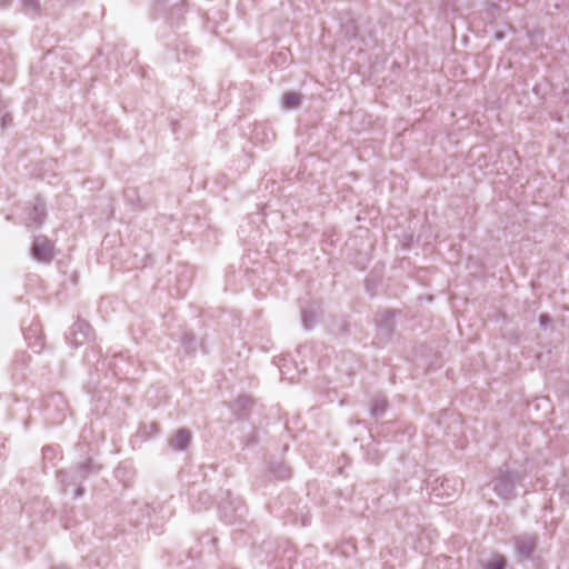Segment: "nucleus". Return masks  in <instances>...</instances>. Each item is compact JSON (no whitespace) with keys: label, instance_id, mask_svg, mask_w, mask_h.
Here are the masks:
<instances>
[{"label":"nucleus","instance_id":"1","mask_svg":"<svg viewBox=\"0 0 569 569\" xmlns=\"http://www.w3.org/2000/svg\"><path fill=\"white\" fill-rule=\"evenodd\" d=\"M31 256L39 262L48 263L53 259V244L44 236H37L31 247Z\"/></svg>","mask_w":569,"mask_h":569},{"label":"nucleus","instance_id":"2","mask_svg":"<svg viewBox=\"0 0 569 569\" xmlns=\"http://www.w3.org/2000/svg\"><path fill=\"white\" fill-rule=\"evenodd\" d=\"M493 482V490L499 497L503 499L511 497L515 487V477L512 473L508 470L499 469Z\"/></svg>","mask_w":569,"mask_h":569},{"label":"nucleus","instance_id":"3","mask_svg":"<svg viewBox=\"0 0 569 569\" xmlns=\"http://www.w3.org/2000/svg\"><path fill=\"white\" fill-rule=\"evenodd\" d=\"M46 218V206L43 201L39 198H36L34 202L31 207L26 209L24 213V223L29 228H38L42 224Z\"/></svg>","mask_w":569,"mask_h":569},{"label":"nucleus","instance_id":"4","mask_svg":"<svg viewBox=\"0 0 569 569\" xmlns=\"http://www.w3.org/2000/svg\"><path fill=\"white\" fill-rule=\"evenodd\" d=\"M91 336V327L86 321L79 320L73 323L68 337L70 343L74 347L83 345Z\"/></svg>","mask_w":569,"mask_h":569},{"label":"nucleus","instance_id":"5","mask_svg":"<svg viewBox=\"0 0 569 569\" xmlns=\"http://www.w3.org/2000/svg\"><path fill=\"white\" fill-rule=\"evenodd\" d=\"M219 512L221 518L227 523L234 522L238 518H241L243 515V507L240 502H237L236 506H233V501L228 500L226 502H222L219 507Z\"/></svg>","mask_w":569,"mask_h":569},{"label":"nucleus","instance_id":"6","mask_svg":"<svg viewBox=\"0 0 569 569\" xmlns=\"http://www.w3.org/2000/svg\"><path fill=\"white\" fill-rule=\"evenodd\" d=\"M536 545L537 538L532 535H522L515 540L516 551L522 558H529L536 549Z\"/></svg>","mask_w":569,"mask_h":569},{"label":"nucleus","instance_id":"7","mask_svg":"<svg viewBox=\"0 0 569 569\" xmlns=\"http://www.w3.org/2000/svg\"><path fill=\"white\" fill-rule=\"evenodd\" d=\"M191 441V433L187 429L177 430L176 435L169 440V446L172 450H184Z\"/></svg>","mask_w":569,"mask_h":569},{"label":"nucleus","instance_id":"8","mask_svg":"<svg viewBox=\"0 0 569 569\" xmlns=\"http://www.w3.org/2000/svg\"><path fill=\"white\" fill-rule=\"evenodd\" d=\"M301 103V96L297 92H287L283 94L281 104L283 109H296Z\"/></svg>","mask_w":569,"mask_h":569},{"label":"nucleus","instance_id":"9","mask_svg":"<svg viewBox=\"0 0 569 569\" xmlns=\"http://www.w3.org/2000/svg\"><path fill=\"white\" fill-rule=\"evenodd\" d=\"M22 11L26 14L36 17L40 13V1L39 0H21Z\"/></svg>","mask_w":569,"mask_h":569},{"label":"nucleus","instance_id":"10","mask_svg":"<svg viewBox=\"0 0 569 569\" xmlns=\"http://www.w3.org/2000/svg\"><path fill=\"white\" fill-rule=\"evenodd\" d=\"M387 408V400L383 397H377L373 399L371 407V415L376 418L381 417Z\"/></svg>","mask_w":569,"mask_h":569},{"label":"nucleus","instance_id":"11","mask_svg":"<svg viewBox=\"0 0 569 569\" xmlns=\"http://www.w3.org/2000/svg\"><path fill=\"white\" fill-rule=\"evenodd\" d=\"M317 318H318V312L317 310H313L312 308L310 309H305L302 311V323H303V327L306 329H310L313 327V325L316 323L317 321Z\"/></svg>","mask_w":569,"mask_h":569},{"label":"nucleus","instance_id":"12","mask_svg":"<svg viewBox=\"0 0 569 569\" xmlns=\"http://www.w3.org/2000/svg\"><path fill=\"white\" fill-rule=\"evenodd\" d=\"M506 559L501 555H493V557L483 565V569H505Z\"/></svg>","mask_w":569,"mask_h":569},{"label":"nucleus","instance_id":"13","mask_svg":"<svg viewBox=\"0 0 569 569\" xmlns=\"http://www.w3.org/2000/svg\"><path fill=\"white\" fill-rule=\"evenodd\" d=\"M92 467L91 460L86 461L84 463H81L77 467V469L73 471V478L74 480L81 481L87 477V475L90 472Z\"/></svg>","mask_w":569,"mask_h":569},{"label":"nucleus","instance_id":"14","mask_svg":"<svg viewBox=\"0 0 569 569\" xmlns=\"http://www.w3.org/2000/svg\"><path fill=\"white\" fill-rule=\"evenodd\" d=\"M272 472L274 476L281 480L288 479L291 477V470L283 465H279L278 467L272 468Z\"/></svg>","mask_w":569,"mask_h":569},{"label":"nucleus","instance_id":"15","mask_svg":"<svg viewBox=\"0 0 569 569\" xmlns=\"http://www.w3.org/2000/svg\"><path fill=\"white\" fill-rule=\"evenodd\" d=\"M551 321L550 317L546 313L539 317V322L542 327H546Z\"/></svg>","mask_w":569,"mask_h":569},{"label":"nucleus","instance_id":"16","mask_svg":"<svg viewBox=\"0 0 569 569\" xmlns=\"http://www.w3.org/2000/svg\"><path fill=\"white\" fill-rule=\"evenodd\" d=\"M433 495H435V497H437V498H442L443 496H447V497H451V496H452V493H449V492H445V493H442V492H440L438 489H435V490H433Z\"/></svg>","mask_w":569,"mask_h":569},{"label":"nucleus","instance_id":"17","mask_svg":"<svg viewBox=\"0 0 569 569\" xmlns=\"http://www.w3.org/2000/svg\"><path fill=\"white\" fill-rule=\"evenodd\" d=\"M11 4L10 0H1L0 1V9H6Z\"/></svg>","mask_w":569,"mask_h":569},{"label":"nucleus","instance_id":"18","mask_svg":"<svg viewBox=\"0 0 569 569\" xmlns=\"http://www.w3.org/2000/svg\"><path fill=\"white\" fill-rule=\"evenodd\" d=\"M346 33H347V36H349V37H356V28H355V27H352V30H351V31L347 30V31H346Z\"/></svg>","mask_w":569,"mask_h":569},{"label":"nucleus","instance_id":"19","mask_svg":"<svg viewBox=\"0 0 569 569\" xmlns=\"http://www.w3.org/2000/svg\"><path fill=\"white\" fill-rule=\"evenodd\" d=\"M82 489L81 488H78L77 491H76V497H80L82 496Z\"/></svg>","mask_w":569,"mask_h":569},{"label":"nucleus","instance_id":"20","mask_svg":"<svg viewBox=\"0 0 569 569\" xmlns=\"http://www.w3.org/2000/svg\"><path fill=\"white\" fill-rule=\"evenodd\" d=\"M2 120H3V124H6L8 122V120H11V118L9 116H4L2 118Z\"/></svg>","mask_w":569,"mask_h":569},{"label":"nucleus","instance_id":"21","mask_svg":"<svg viewBox=\"0 0 569 569\" xmlns=\"http://www.w3.org/2000/svg\"><path fill=\"white\" fill-rule=\"evenodd\" d=\"M52 569H70V568L67 566H57V567H53Z\"/></svg>","mask_w":569,"mask_h":569},{"label":"nucleus","instance_id":"22","mask_svg":"<svg viewBox=\"0 0 569 569\" xmlns=\"http://www.w3.org/2000/svg\"><path fill=\"white\" fill-rule=\"evenodd\" d=\"M64 476L63 472H59V477L61 478V481L64 482V479L62 478Z\"/></svg>","mask_w":569,"mask_h":569}]
</instances>
